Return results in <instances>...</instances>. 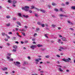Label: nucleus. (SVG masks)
<instances>
[{
	"label": "nucleus",
	"mask_w": 75,
	"mask_h": 75,
	"mask_svg": "<svg viewBox=\"0 0 75 75\" xmlns=\"http://www.w3.org/2000/svg\"><path fill=\"white\" fill-rule=\"evenodd\" d=\"M24 28H28V27L27 26H25L24 27Z\"/></svg>",
	"instance_id": "obj_46"
},
{
	"label": "nucleus",
	"mask_w": 75,
	"mask_h": 75,
	"mask_svg": "<svg viewBox=\"0 0 75 75\" xmlns=\"http://www.w3.org/2000/svg\"><path fill=\"white\" fill-rule=\"evenodd\" d=\"M12 2V1H11V0H8V2L9 3H11Z\"/></svg>",
	"instance_id": "obj_20"
},
{
	"label": "nucleus",
	"mask_w": 75,
	"mask_h": 75,
	"mask_svg": "<svg viewBox=\"0 0 75 75\" xmlns=\"http://www.w3.org/2000/svg\"><path fill=\"white\" fill-rule=\"evenodd\" d=\"M41 59L40 58L39 59H35V61L38 62L39 61V60H41Z\"/></svg>",
	"instance_id": "obj_4"
},
{
	"label": "nucleus",
	"mask_w": 75,
	"mask_h": 75,
	"mask_svg": "<svg viewBox=\"0 0 75 75\" xmlns=\"http://www.w3.org/2000/svg\"><path fill=\"white\" fill-rule=\"evenodd\" d=\"M46 62L47 64H50V61H47Z\"/></svg>",
	"instance_id": "obj_51"
},
{
	"label": "nucleus",
	"mask_w": 75,
	"mask_h": 75,
	"mask_svg": "<svg viewBox=\"0 0 75 75\" xmlns=\"http://www.w3.org/2000/svg\"><path fill=\"white\" fill-rule=\"evenodd\" d=\"M35 8L37 10H38V11L40 10V9H38V8Z\"/></svg>",
	"instance_id": "obj_43"
},
{
	"label": "nucleus",
	"mask_w": 75,
	"mask_h": 75,
	"mask_svg": "<svg viewBox=\"0 0 75 75\" xmlns=\"http://www.w3.org/2000/svg\"><path fill=\"white\" fill-rule=\"evenodd\" d=\"M60 49L61 50H64V48L62 47H60Z\"/></svg>",
	"instance_id": "obj_38"
},
{
	"label": "nucleus",
	"mask_w": 75,
	"mask_h": 75,
	"mask_svg": "<svg viewBox=\"0 0 75 75\" xmlns=\"http://www.w3.org/2000/svg\"><path fill=\"white\" fill-rule=\"evenodd\" d=\"M8 34H12V32H9L8 33Z\"/></svg>",
	"instance_id": "obj_40"
},
{
	"label": "nucleus",
	"mask_w": 75,
	"mask_h": 75,
	"mask_svg": "<svg viewBox=\"0 0 75 75\" xmlns=\"http://www.w3.org/2000/svg\"><path fill=\"white\" fill-rule=\"evenodd\" d=\"M16 23L17 24H18V25H19L20 26H21V23H20V22L18 21L16 22Z\"/></svg>",
	"instance_id": "obj_10"
},
{
	"label": "nucleus",
	"mask_w": 75,
	"mask_h": 75,
	"mask_svg": "<svg viewBox=\"0 0 75 75\" xmlns=\"http://www.w3.org/2000/svg\"><path fill=\"white\" fill-rule=\"evenodd\" d=\"M67 23H69V24H72V23L70 22L69 21H67Z\"/></svg>",
	"instance_id": "obj_15"
},
{
	"label": "nucleus",
	"mask_w": 75,
	"mask_h": 75,
	"mask_svg": "<svg viewBox=\"0 0 75 75\" xmlns=\"http://www.w3.org/2000/svg\"><path fill=\"white\" fill-rule=\"evenodd\" d=\"M60 11H63L62 9V8L60 9Z\"/></svg>",
	"instance_id": "obj_57"
},
{
	"label": "nucleus",
	"mask_w": 75,
	"mask_h": 75,
	"mask_svg": "<svg viewBox=\"0 0 75 75\" xmlns=\"http://www.w3.org/2000/svg\"><path fill=\"white\" fill-rule=\"evenodd\" d=\"M62 60L64 61V62H68V60L67 59H62Z\"/></svg>",
	"instance_id": "obj_6"
},
{
	"label": "nucleus",
	"mask_w": 75,
	"mask_h": 75,
	"mask_svg": "<svg viewBox=\"0 0 75 75\" xmlns=\"http://www.w3.org/2000/svg\"><path fill=\"white\" fill-rule=\"evenodd\" d=\"M67 60H68V62H69V61H71V59L70 58H68Z\"/></svg>",
	"instance_id": "obj_33"
},
{
	"label": "nucleus",
	"mask_w": 75,
	"mask_h": 75,
	"mask_svg": "<svg viewBox=\"0 0 75 75\" xmlns=\"http://www.w3.org/2000/svg\"><path fill=\"white\" fill-rule=\"evenodd\" d=\"M2 35L3 36H4V35H5V33H2Z\"/></svg>",
	"instance_id": "obj_39"
},
{
	"label": "nucleus",
	"mask_w": 75,
	"mask_h": 75,
	"mask_svg": "<svg viewBox=\"0 0 75 75\" xmlns=\"http://www.w3.org/2000/svg\"><path fill=\"white\" fill-rule=\"evenodd\" d=\"M5 41H8V39H7L6 38H5Z\"/></svg>",
	"instance_id": "obj_61"
},
{
	"label": "nucleus",
	"mask_w": 75,
	"mask_h": 75,
	"mask_svg": "<svg viewBox=\"0 0 75 75\" xmlns=\"http://www.w3.org/2000/svg\"><path fill=\"white\" fill-rule=\"evenodd\" d=\"M28 58L29 59H31V58L29 56L28 57Z\"/></svg>",
	"instance_id": "obj_58"
},
{
	"label": "nucleus",
	"mask_w": 75,
	"mask_h": 75,
	"mask_svg": "<svg viewBox=\"0 0 75 75\" xmlns=\"http://www.w3.org/2000/svg\"><path fill=\"white\" fill-rule=\"evenodd\" d=\"M37 47H42V45H40V44H38L37 45Z\"/></svg>",
	"instance_id": "obj_13"
},
{
	"label": "nucleus",
	"mask_w": 75,
	"mask_h": 75,
	"mask_svg": "<svg viewBox=\"0 0 75 75\" xmlns=\"http://www.w3.org/2000/svg\"><path fill=\"white\" fill-rule=\"evenodd\" d=\"M61 39H62V40L64 41H67V40H66V38L64 37H63L62 38H61Z\"/></svg>",
	"instance_id": "obj_8"
},
{
	"label": "nucleus",
	"mask_w": 75,
	"mask_h": 75,
	"mask_svg": "<svg viewBox=\"0 0 75 75\" xmlns=\"http://www.w3.org/2000/svg\"><path fill=\"white\" fill-rule=\"evenodd\" d=\"M22 31H25V30L24 29H23L22 30H21Z\"/></svg>",
	"instance_id": "obj_55"
},
{
	"label": "nucleus",
	"mask_w": 75,
	"mask_h": 75,
	"mask_svg": "<svg viewBox=\"0 0 75 75\" xmlns=\"http://www.w3.org/2000/svg\"><path fill=\"white\" fill-rule=\"evenodd\" d=\"M61 39H59L58 40V42H59V43H61Z\"/></svg>",
	"instance_id": "obj_25"
},
{
	"label": "nucleus",
	"mask_w": 75,
	"mask_h": 75,
	"mask_svg": "<svg viewBox=\"0 0 75 75\" xmlns=\"http://www.w3.org/2000/svg\"><path fill=\"white\" fill-rule=\"evenodd\" d=\"M7 67H4V68H2L1 69V70L2 71H6V70H7Z\"/></svg>",
	"instance_id": "obj_7"
},
{
	"label": "nucleus",
	"mask_w": 75,
	"mask_h": 75,
	"mask_svg": "<svg viewBox=\"0 0 75 75\" xmlns=\"http://www.w3.org/2000/svg\"><path fill=\"white\" fill-rule=\"evenodd\" d=\"M45 36L46 38H48V36H47V35H45Z\"/></svg>",
	"instance_id": "obj_41"
},
{
	"label": "nucleus",
	"mask_w": 75,
	"mask_h": 75,
	"mask_svg": "<svg viewBox=\"0 0 75 75\" xmlns=\"http://www.w3.org/2000/svg\"><path fill=\"white\" fill-rule=\"evenodd\" d=\"M12 19L14 21H16V18H12Z\"/></svg>",
	"instance_id": "obj_23"
},
{
	"label": "nucleus",
	"mask_w": 75,
	"mask_h": 75,
	"mask_svg": "<svg viewBox=\"0 0 75 75\" xmlns=\"http://www.w3.org/2000/svg\"><path fill=\"white\" fill-rule=\"evenodd\" d=\"M11 54H8V56H9L10 57H11Z\"/></svg>",
	"instance_id": "obj_36"
},
{
	"label": "nucleus",
	"mask_w": 75,
	"mask_h": 75,
	"mask_svg": "<svg viewBox=\"0 0 75 75\" xmlns=\"http://www.w3.org/2000/svg\"><path fill=\"white\" fill-rule=\"evenodd\" d=\"M30 48H32L33 50H34V48H36V46L35 45H32V46H30Z\"/></svg>",
	"instance_id": "obj_3"
},
{
	"label": "nucleus",
	"mask_w": 75,
	"mask_h": 75,
	"mask_svg": "<svg viewBox=\"0 0 75 75\" xmlns=\"http://www.w3.org/2000/svg\"><path fill=\"white\" fill-rule=\"evenodd\" d=\"M17 2V1H13V4H15V3H16Z\"/></svg>",
	"instance_id": "obj_30"
},
{
	"label": "nucleus",
	"mask_w": 75,
	"mask_h": 75,
	"mask_svg": "<svg viewBox=\"0 0 75 75\" xmlns=\"http://www.w3.org/2000/svg\"><path fill=\"white\" fill-rule=\"evenodd\" d=\"M6 17L7 18H10V16H6Z\"/></svg>",
	"instance_id": "obj_28"
},
{
	"label": "nucleus",
	"mask_w": 75,
	"mask_h": 75,
	"mask_svg": "<svg viewBox=\"0 0 75 75\" xmlns=\"http://www.w3.org/2000/svg\"><path fill=\"white\" fill-rule=\"evenodd\" d=\"M29 13H32V11L31 10H30L29 11Z\"/></svg>",
	"instance_id": "obj_53"
},
{
	"label": "nucleus",
	"mask_w": 75,
	"mask_h": 75,
	"mask_svg": "<svg viewBox=\"0 0 75 75\" xmlns=\"http://www.w3.org/2000/svg\"><path fill=\"white\" fill-rule=\"evenodd\" d=\"M13 52H16V50H14V49H13L12 50Z\"/></svg>",
	"instance_id": "obj_29"
},
{
	"label": "nucleus",
	"mask_w": 75,
	"mask_h": 75,
	"mask_svg": "<svg viewBox=\"0 0 75 75\" xmlns=\"http://www.w3.org/2000/svg\"><path fill=\"white\" fill-rule=\"evenodd\" d=\"M7 45H8V46H9V45H10V43H7Z\"/></svg>",
	"instance_id": "obj_62"
},
{
	"label": "nucleus",
	"mask_w": 75,
	"mask_h": 75,
	"mask_svg": "<svg viewBox=\"0 0 75 75\" xmlns=\"http://www.w3.org/2000/svg\"><path fill=\"white\" fill-rule=\"evenodd\" d=\"M59 37H62V36L61 35H59Z\"/></svg>",
	"instance_id": "obj_59"
},
{
	"label": "nucleus",
	"mask_w": 75,
	"mask_h": 75,
	"mask_svg": "<svg viewBox=\"0 0 75 75\" xmlns=\"http://www.w3.org/2000/svg\"><path fill=\"white\" fill-rule=\"evenodd\" d=\"M66 4H69V2H66Z\"/></svg>",
	"instance_id": "obj_50"
},
{
	"label": "nucleus",
	"mask_w": 75,
	"mask_h": 75,
	"mask_svg": "<svg viewBox=\"0 0 75 75\" xmlns=\"http://www.w3.org/2000/svg\"><path fill=\"white\" fill-rule=\"evenodd\" d=\"M59 16L60 17H68V16L64 15L62 14L60 15Z\"/></svg>",
	"instance_id": "obj_5"
},
{
	"label": "nucleus",
	"mask_w": 75,
	"mask_h": 75,
	"mask_svg": "<svg viewBox=\"0 0 75 75\" xmlns=\"http://www.w3.org/2000/svg\"><path fill=\"white\" fill-rule=\"evenodd\" d=\"M10 61H13V59L11 58L9 59Z\"/></svg>",
	"instance_id": "obj_21"
},
{
	"label": "nucleus",
	"mask_w": 75,
	"mask_h": 75,
	"mask_svg": "<svg viewBox=\"0 0 75 75\" xmlns=\"http://www.w3.org/2000/svg\"><path fill=\"white\" fill-rule=\"evenodd\" d=\"M13 40H16V38L15 37H13Z\"/></svg>",
	"instance_id": "obj_44"
},
{
	"label": "nucleus",
	"mask_w": 75,
	"mask_h": 75,
	"mask_svg": "<svg viewBox=\"0 0 75 75\" xmlns=\"http://www.w3.org/2000/svg\"><path fill=\"white\" fill-rule=\"evenodd\" d=\"M62 6H65V4H62Z\"/></svg>",
	"instance_id": "obj_56"
},
{
	"label": "nucleus",
	"mask_w": 75,
	"mask_h": 75,
	"mask_svg": "<svg viewBox=\"0 0 75 75\" xmlns=\"http://www.w3.org/2000/svg\"><path fill=\"white\" fill-rule=\"evenodd\" d=\"M18 15L19 16L21 17V13H18Z\"/></svg>",
	"instance_id": "obj_31"
},
{
	"label": "nucleus",
	"mask_w": 75,
	"mask_h": 75,
	"mask_svg": "<svg viewBox=\"0 0 75 75\" xmlns=\"http://www.w3.org/2000/svg\"><path fill=\"white\" fill-rule=\"evenodd\" d=\"M35 35H37V33H35L34 36H35Z\"/></svg>",
	"instance_id": "obj_48"
},
{
	"label": "nucleus",
	"mask_w": 75,
	"mask_h": 75,
	"mask_svg": "<svg viewBox=\"0 0 75 75\" xmlns=\"http://www.w3.org/2000/svg\"><path fill=\"white\" fill-rule=\"evenodd\" d=\"M6 26V27H9L10 26V23H7Z\"/></svg>",
	"instance_id": "obj_11"
},
{
	"label": "nucleus",
	"mask_w": 75,
	"mask_h": 75,
	"mask_svg": "<svg viewBox=\"0 0 75 75\" xmlns=\"http://www.w3.org/2000/svg\"><path fill=\"white\" fill-rule=\"evenodd\" d=\"M23 17H25V18H28V15H23Z\"/></svg>",
	"instance_id": "obj_12"
},
{
	"label": "nucleus",
	"mask_w": 75,
	"mask_h": 75,
	"mask_svg": "<svg viewBox=\"0 0 75 75\" xmlns=\"http://www.w3.org/2000/svg\"><path fill=\"white\" fill-rule=\"evenodd\" d=\"M39 30H40V28H36V30H35L36 31H39Z\"/></svg>",
	"instance_id": "obj_17"
},
{
	"label": "nucleus",
	"mask_w": 75,
	"mask_h": 75,
	"mask_svg": "<svg viewBox=\"0 0 75 75\" xmlns=\"http://www.w3.org/2000/svg\"><path fill=\"white\" fill-rule=\"evenodd\" d=\"M7 59H10V57H9L7 56Z\"/></svg>",
	"instance_id": "obj_34"
},
{
	"label": "nucleus",
	"mask_w": 75,
	"mask_h": 75,
	"mask_svg": "<svg viewBox=\"0 0 75 75\" xmlns=\"http://www.w3.org/2000/svg\"><path fill=\"white\" fill-rule=\"evenodd\" d=\"M47 6L48 7V8H51V6H50V5H48Z\"/></svg>",
	"instance_id": "obj_42"
},
{
	"label": "nucleus",
	"mask_w": 75,
	"mask_h": 75,
	"mask_svg": "<svg viewBox=\"0 0 75 75\" xmlns=\"http://www.w3.org/2000/svg\"><path fill=\"white\" fill-rule=\"evenodd\" d=\"M35 17H38V15L36 14V13H35Z\"/></svg>",
	"instance_id": "obj_35"
},
{
	"label": "nucleus",
	"mask_w": 75,
	"mask_h": 75,
	"mask_svg": "<svg viewBox=\"0 0 75 75\" xmlns=\"http://www.w3.org/2000/svg\"><path fill=\"white\" fill-rule=\"evenodd\" d=\"M13 63L15 64V65L16 66L18 65V64H20V63L18 62H16H16H14Z\"/></svg>",
	"instance_id": "obj_2"
},
{
	"label": "nucleus",
	"mask_w": 75,
	"mask_h": 75,
	"mask_svg": "<svg viewBox=\"0 0 75 75\" xmlns=\"http://www.w3.org/2000/svg\"><path fill=\"white\" fill-rule=\"evenodd\" d=\"M41 25H42V27H44V24H41Z\"/></svg>",
	"instance_id": "obj_37"
},
{
	"label": "nucleus",
	"mask_w": 75,
	"mask_h": 75,
	"mask_svg": "<svg viewBox=\"0 0 75 75\" xmlns=\"http://www.w3.org/2000/svg\"><path fill=\"white\" fill-rule=\"evenodd\" d=\"M16 43V44H18V41H16L15 42Z\"/></svg>",
	"instance_id": "obj_63"
},
{
	"label": "nucleus",
	"mask_w": 75,
	"mask_h": 75,
	"mask_svg": "<svg viewBox=\"0 0 75 75\" xmlns=\"http://www.w3.org/2000/svg\"><path fill=\"white\" fill-rule=\"evenodd\" d=\"M45 57L46 58H49V57H50V56L49 55L46 56H45Z\"/></svg>",
	"instance_id": "obj_24"
},
{
	"label": "nucleus",
	"mask_w": 75,
	"mask_h": 75,
	"mask_svg": "<svg viewBox=\"0 0 75 75\" xmlns=\"http://www.w3.org/2000/svg\"><path fill=\"white\" fill-rule=\"evenodd\" d=\"M25 43H28V41H25Z\"/></svg>",
	"instance_id": "obj_54"
},
{
	"label": "nucleus",
	"mask_w": 75,
	"mask_h": 75,
	"mask_svg": "<svg viewBox=\"0 0 75 75\" xmlns=\"http://www.w3.org/2000/svg\"><path fill=\"white\" fill-rule=\"evenodd\" d=\"M37 24L38 25H41V22H38L37 23Z\"/></svg>",
	"instance_id": "obj_16"
},
{
	"label": "nucleus",
	"mask_w": 75,
	"mask_h": 75,
	"mask_svg": "<svg viewBox=\"0 0 75 75\" xmlns=\"http://www.w3.org/2000/svg\"><path fill=\"white\" fill-rule=\"evenodd\" d=\"M58 67H60V68H61V67H62V66H60L59 65L57 66Z\"/></svg>",
	"instance_id": "obj_45"
},
{
	"label": "nucleus",
	"mask_w": 75,
	"mask_h": 75,
	"mask_svg": "<svg viewBox=\"0 0 75 75\" xmlns=\"http://www.w3.org/2000/svg\"><path fill=\"white\" fill-rule=\"evenodd\" d=\"M13 48H15V49H16V48H17V46L16 45H14L13 46Z\"/></svg>",
	"instance_id": "obj_18"
},
{
	"label": "nucleus",
	"mask_w": 75,
	"mask_h": 75,
	"mask_svg": "<svg viewBox=\"0 0 75 75\" xmlns=\"http://www.w3.org/2000/svg\"><path fill=\"white\" fill-rule=\"evenodd\" d=\"M54 11H58V9H54Z\"/></svg>",
	"instance_id": "obj_32"
},
{
	"label": "nucleus",
	"mask_w": 75,
	"mask_h": 75,
	"mask_svg": "<svg viewBox=\"0 0 75 75\" xmlns=\"http://www.w3.org/2000/svg\"><path fill=\"white\" fill-rule=\"evenodd\" d=\"M29 8H30L28 6H25L24 7H22V10H25L26 11H29V9H28Z\"/></svg>",
	"instance_id": "obj_1"
},
{
	"label": "nucleus",
	"mask_w": 75,
	"mask_h": 75,
	"mask_svg": "<svg viewBox=\"0 0 75 75\" xmlns=\"http://www.w3.org/2000/svg\"><path fill=\"white\" fill-rule=\"evenodd\" d=\"M52 6H55V5H56V4H55V3H54V2L52 3Z\"/></svg>",
	"instance_id": "obj_19"
},
{
	"label": "nucleus",
	"mask_w": 75,
	"mask_h": 75,
	"mask_svg": "<svg viewBox=\"0 0 75 75\" xmlns=\"http://www.w3.org/2000/svg\"><path fill=\"white\" fill-rule=\"evenodd\" d=\"M31 8L32 9H33V8H35V7H34V6H31Z\"/></svg>",
	"instance_id": "obj_26"
},
{
	"label": "nucleus",
	"mask_w": 75,
	"mask_h": 75,
	"mask_svg": "<svg viewBox=\"0 0 75 75\" xmlns=\"http://www.w3.org/2000/svg\"><path fill=\"white\" fill-rule=\"evenodd\" d=\"M59 71H61V72H63V70L61 69V68H59Z\"/></svg>",
	"instance_id": "obj_27"
},
{
	"label": "nucleus",
	"mask_w": 75,
	"mask_h": 75,
	"mask_svg": "<svg viewBox=\"0 0 75 75\" xmlns=\"http://www.w3.org/2000/svg\"><path fill=\"white\" fill-rule=\"evenodd\" d=\"M70 30H72L73 31L74 30V29L73 28H70Z\"/></svg>",
	"instance_id": "obj_60"
},
{
	"label": "nucleus",
	"mask_w": 75,
	"mask_h": 75,
	"mask_svg": "<svg viewBox=\"0 0 75 75\" xmlns=\"http://www.w3.org/2000/svg\"><path fill=\"white\" fill-rule=\"evenodd\" d=\"M40 11L41 12H42V13H45V11L44 10H41L39 9Z\"/></svg>",
	"instance_id": "obj_9"
},
{
	"label": "nucleus",
	"mask_w": 75,
	"mask_h": 75,
	"mask_svg": "<svg viewBox=\"0 0 75 75\" xmlns=\"http://www.w3.org/2000/svg\"><path fill=\"white\" fill-rule=\"evenodd\" d=\"M21 33L23 36H25V33H23V32H21Z\"/></svg>",
	"instance_id": "obj_22"
},
{
	"label": "nucleus",
	"mask_w": 75,
	"mask_h": 75,
	"mask_svg": "<svg viewBox=\"0 0 75 75\" xmlns=\"http://www.w3.org/2000/svg\"><path fill=\"white\" fill-rule=\"evenodd\" d=\"M71 9H72L73 10H75V6H73L71 7Z\"/></svg>",
	"instance_id": "obj_14"
},
{
	"label": "nucleus",
	"mask_w": 75,
	"mask_h": 75,
	"mask_svg": "<svg viewBox=\"0 0 75 75\" xmlns=\"http://www.w3.org/2000/svg\"><path fill=\"white\" fill-rule=\"evenodd\" d=\"M56 56L58 58H59V57H60V56L59 55H56Z\"/></svg>",
	"instance_id": "obj_47"
},
{
	"label": "nucleus",
	"mask_w": 75,
	"mask_h": 75,
	"mask_svg": "<svg viewBox=\"0 0 75 75\" xmlns=\"http://www.w3.org/2000/svg\"><path fill=\"white\" fill-rule=\"evenodd\" d=\"M35 40V39H34V38H32V41H34Z\"/></svg>",
	"instance_id": "obj_49"
},
{
	"label": "nucleus",
	"mask_w": 75,
	"mask_h": 75,
	"mask_svg": "<svg viewBox=\"0 0 75 75\" xmlns=\"http://www.w3.org/2000/svg\"><path fill=\"white\" fill-rule=\"evenodd\" d=\"M21 44H23L24 43V42H23V41H21Z\"/></svg>",
	"instance_id": "obj_64"
},
{
	"label": "nucleus",
	"mask_w": 75,
	"mask_h": 75,
	"mask_svg": "<svg viewBox=\"0 0 75 75\" xmlns=\"http://www.w3.org/2000/svg\"><path fill=\"white\" fill-rule=\"evenodd\" d=\"M52 27H55L56 26H55V25H52Z\"/></svg>",
	"instance_id": "obj_52"
}]
</instances>
